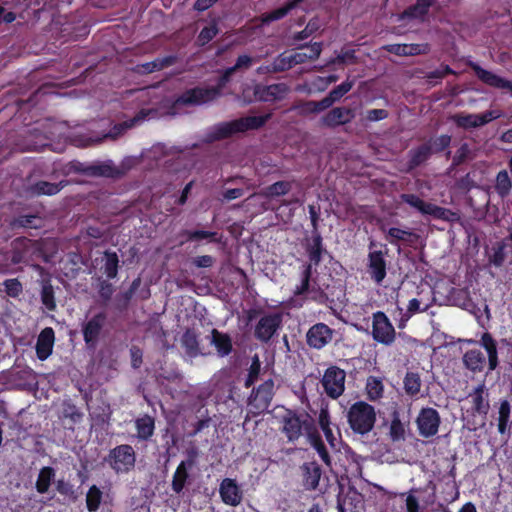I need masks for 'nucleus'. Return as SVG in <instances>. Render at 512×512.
<instances>
[{
    "label": "nucleus",
    "mask_w": 512,
    "mask_h": 512,
    "mask_svg": "<svg viewBox=\"0 0 512 512\" xmlns=\"http://www.w3.org/2000/svg\"><path fill=\"white\" fill-rule=\"evenodd\" d=\"M271 118V114L261 116H245L228 122H221L214 126L210 136L212 140H223L237 133L257 130L263 127Z\"/></svg>",
    "instance_id": "1"
},
{
    "label": "nucleus",
    "mask_w": 512,
    "mask_h": 512,
    "mask_svg": "<svg viewBox=\"0 0 512 512\" xmlns=\"http://www.w3.org/2000/svg\"><path fill=\"white\" fill-rule=\"evenodd\" d=\"M347 420L353 432L365 435L374 428L376 422L375 408L367 402L357 401L350 406Z\"/></svg>",
    "instance_id": "2"
},
{
    "label": "nucleus",
    "mask_w": 512,
    "mask_h": 512,
    "mask_svg": "<svg viewBox=\"0 0 512 512\" xmlns=\"http://www.w3.org/2000/svg\"><path fill=\"white\" fill-rule=\"evenodd\" d=\"M106 463L117 475L128 474L135 468L136 453L129 444H121L109 450L104 458Z\"/></svg>",
    "instance_id": "3"
},
{
    "label": "nucleus",
    "mask_w": 512,
    "mask_h": 512,
    "mask_svg": "<svg viewBox=\"0 0 512 512\" xmlns=\"http://www.w3.org/2000/svg\"><path fill=\"white\" fill-rule=\"evenodd\" d=\"M400 200L422 215H429L435 219L450 221L456 215L452 210L426 202L416 194L402 193L400 194Z\"/></svg>",
    "instance_id": "4"
},
{
    "label": "nucleus",
    "mask_w": 512,
    "mask_h": 512,
    "mask_svg": "<svg viewBox=\"0 0 512 512\" xmlns=\"http://www.w3.org/2000/svg\"><path fill=\"white\" fill-rule=\"evenodd\" d=\"M311 416L307 413L299 414L295 410L288 409L282 417V432L288 442L295 443L304 434V430Z\"/></svg>",
    "instance_id": "5"
},
{
    "label": "nucleus",
    "mask_w": 512,
    "mask_h": 512,
    "mask_svg": "<svg viewBox=\"0 0 512 512\" xmlns=\"http://www.w3.org/2000/svg\"><path fill=\"white\" fill-rule=\"evenodd\" d=\"M274 394V381L269 378L259 386L253 387L247 404L253 413L260 414L270 407Z\"/></svg>",
    "instance_id": "6"
},
{
    "label": "nucleus",
    "mask_w": 512,
    "mask_h": 512,
    "mask_svg": "<svg viewBox=\"0 0 512 512\" xmlns=\"http://www.w3.org/2000/svg\"><path fill=\"white\" fill-rule=\"evenodd\" d=\"M346 372L338 366H329L323 374L321 385L326 395L336 400L345 391Z\"/></svg>",
    "instance_id": "7"
},
{
    "label": "nucleus",
    "mask_w": 512,
    "mask_h": 512,
    "mask_svg": "<svg viewBox=\"0 0 512 512\" xmlns=\"http://www.w3.org/2000/svg\"><path fill=\"white\" fill-rule=\"evenodd\" d=\"M502 116L500 110H488L481 114L456 113L450 116V120L464 130L482 127Z\"/></svg>",
    "instance_id": "8"
},
{
    "label": "nucleus",
    "mask_w": 512,
    "mask_h": 512,
    "mask_svg": "<svg viewBox=\"0 0 512 512\" xmlns=\"http://www.w3.org/2000/svg\"><path fill=\"white\" fill-rule=\"evenodd\" d=\"M107 314L103 311L94 314L82 324L83 340L87 348L95 349L103 334Z\"/></svg>",
    "instance_id": "9"
},
{
    "label": "nucleus",
    "mask_w": 512,
    "mask_h": 512,
    "mask_svg": "<svg viewBox=\"0 0 512 512\" xmlns=\"http://www.w3.org/2000/svg\"><path fill=\"white\" fill-rule=\"evenodd\" d=\"M217 91L211 87H194L185 90L178 96L174 106H199L216 100Z\"/></svg>",
    "instance_id": "10"
},
{
    "label": "nucleus",
    "mask_w": 512,
    "mask_h": 512,
    "mask_svg": "<svg viewBox=\"0 0 512 512\" xmlns=\"http://www.w3.org/2000/svg\"><path fill=\"white\" fill-rule=\"evenodd\" d=\"M372 337L383 345H391L396 338V332L387 315L382 311L373 314Z\"/></svg>",
    "instance_id": "11"
},
{
    "label": "nucleus",
    "mask_w": 512,
    "mask_h": 512,
    "mask_svg": "<svg viewBox=\"0 0 512 512\" xmlns=\"http://www.w3.org/2000/svg\"><path fill=\"white\" fill-rule=\"evenodd\" d=\"M416 424L419 435L424 438L435 436L441 424V417L439 412L432 407H424L420 410Z\"/></svg>",
    "instance_id": "12"
},
{
    "label": "nucleus",
    "mask_w": 512,
    "mask_h": 512,
    "mask_svg": "<svg viewBox=\"0 0 512 512\" xmlns=\"http://www.w3.org/2000/svg\"><path fill=\"white\" fill-rule=\"evenodd\" d=\"M282 325V316L279 313H270L261 317L254 329L257 340L268 343Z\"/></svg>",
    "instance_id": "13"
},
{
    "label": "nucleus",
    "mask_w": 512,
    "mask_h": 512,
    "mask_svg": "<svg viewBox=\"0 0 512 512\" xmlns=\"http://www.w3.org/2000/svg\"><path fill=\"white\" fill-rule=\"evenodd\" d=\"M316 269L311 268L310 265H303L301 271V280L300 284L296 285L293 290V295L289 299L288 303L293 308H301L303 307L305 301L307 300V294L312 289L314 285H311L312 276Z\"/></svg>",
    "instance_id": "14"
},
{
    "label": "nucleus",
    "mask_w": 512,
    "mask_h": 512,
    "mask_svg": "<svg viewBox=\"0 0 512 512\" xmlns=\"http://www.w3.org/2000/svg\"><path fill=\"white\" fill-rule=\"evenodd\" d=\"M334 333L335 330L327 324L316 323L308 329L306 343L310 348L321 350L332 341Z\"/></svg>",
    "instance_id": "15"
},
{
    "label": "nucleus",
    "mask_w": 512,
    "mask_h": 512,
    "mask_svg": "<svg viewBox=\"0 0 512 512\" xmlns=\"http://www.w3.org/2000/svg\"><path fill=\"white\" fill-rule=\"evenodd\" d=\"M303 245L308 257V262L303 265H310L311 268L316 269L320 265L323 255L327 253L321 233H311L310 237L305 238Z\"/></svg>",
    "instance_id": "16"
},
{
    "label": "nucleus",
    "mask_w": 512,
    "mask_h": 512,
    "mask_svg": "<svg viewBox=\"0 0 512 512\" xmlns=\"http://www.w3.org/2000/svg\"><path fill=\"white\" fill-rule=\"evenodd\" d=\"M467 65L474 72L476 77L484 84L497 89H508L512 92V81L502 78L495 73L482 68L476 62L469 61Z\"/></svg>",
    "instance_id": "17"
},
{
    "label": "nucleus",
    "mask_w": 512,
    "mask_h": 512,
    "mask_svg": "<svg viewBox=\"0 0 512 512\" xmlns=\"http://www.w3.org/2000/svg\"><path fill=\"white\" fill-rule=\"evenodd\" d=\"M219 494L224 504L236 507L241 504L243 492L237 481L232 478H224L219 487Z\"/></svg>",
    "instance_id": "18"
},
{
    "label": "nucleus",
    "mask_w": 512,
    "mask_h": 512,
    "mask_svg": "<svg viewBox=\"0 0 512 512\" xmlns=\"http://www.w3.org/2000/svg\"><path fill=\"white\" fill-rule=\"evenodd\" d=\"M355 117L354 111L348 107H335L321 117V125L327 128H336L350 123Z\"/></svg>",
    "instance_id": "19"
},
{
    "label": "nucleus",
    "mask_w": 512,
    "mask_h": 512,
    "mask_svg": "<svg viewBox=\"0 0 512 512\" xmlns=\"http://www.w3.org/2000/svg\"><path fill=\"white\" fill-rule=\"evenodd\" d=\"M368 273L370 278L381 285L387 275V263L382 251H372L368 254Z\"/></svg>",
    "instance_id": "20"
},
{
    "label": "nucleus",
    "mask_w": 512,
    "mask_h": 512,
    "mask_svg": "<svg viewBox=\"0 0 512 512\" xmlns=\"http://www.w3.org/2000/svg\"><path fill=\"white\" fill-rule=\"evenodd\" d=\"M300 469L304 488L308 491L316 490L322 476L321 466L316 461H311L303 463Z\"/></svg>",
    "instance_id": "21"
},
{
    "label": "nucleus",
    "mask_w": 512,
    "mask_h": 512,
    "mask_svg": "<svg viewBox=\"0 0 512 512\" xmlns=\"http://www.w3.org/2000/svg\"><path fill=\"white\" fill-rule=\"evenodd\" d=\"M435 2L436 0H416L413 5L408 6L399 14V20L424 21Z\"/></svg>",
    "instance_id": "22"
},
{
    "label": "nucleus",
    "mask_w": 512,
    "mask_h": 512,
    "mask_svg": "<svg viewBox=\"0 0 512 512\" xmlns=\"http://www.w3.org/2000/svg\"><path fill=\"white\" fill-rule=\"evenodd\" d=\"M194 465L193 459L181 461L177 466L171 483V489L176 494H181L189 481L190 474L189 469Z\"/></svg>",
    "instance_id": "23"
},
{
    "label": "nucleus",
    "mask_w": 512,
    "mask_h": 512,
    "mask_svg": "<svg viewBox=\"0 0 512 512\" xmlns=\"http://www.w3.org/2000/svg\"><path fill=\"white\" fill-rule=\"evenodd\" d=\"M55 333L51 327L44 328L36 342V355L40 360H46L53 351Z\"/></svg>",
    "instance_id": "24"
},
{
    "label": "nucleus",
    "mask_w": 512,
    "mask_h": 512,
    "mask_svg": "<svg viewBox=\"0 0 512 512\" xmlns=\"http://www.w3.org/2000/svg\"><path fill=\"white\" fill-rule=\"evenodd\" d=\"M480 345L487 353L488 371L486 374L494 371L499 365L497 341L491 333L484 332L480 338Z\"/></svg>",
    "instance_id": "25"
},
{
    "label": "nucleus",
    "mask_w": 512,
    "mask_h": 512,
    "mask_svg": "<svg viewBox=\"0 0 512 512\" xmlns=\"http://www.w3.org/2000/svg\"><path fill=\"white\" fill-rule=\"evenodd\" d=\"M464 367L472 373H480L486 365V357L480 349H469L462 357Z\"/></svg>",
    "instance_id": "26"
},
{
    "label": "nucleus",
    "mask_w": 512,
    "mask_h": 512,
    "mask_svg": "<svg viewBox=\"0 0 512 512\" xmlns=\"http://www.w3.org/2000/svg\"><path fill=\"white\" fill-rule=\"evenodd\" d=\"M287 92V86L284 83L271 84L268 86L257 87L255 95L260 101L272 102L280 100Z\"/></svg>",
    "instance_id": "27"
},
{
    "label": "nucleus",
    "mask_w": 512,
    "mask_h": 512,
    "mask_svg": "<svg viewBox=\"0 0 512 512\" xmlns=\"http://www.w3.org/2000/svg\"><path fill=\"white\" fill-rule=\"evenodd\" d=\"M67 184V181L62 180L58 183L48 181H37L28 187V192L31 196H53L59 193Z\"/></svg>",
    "instance_id": "28"
},
{
    "label": "nucleus",
    "mask_w": 512,
    "mask_h": 512,
    "mask_svg": "<svg viewBox=\"0 0 512 512\" xmlns=\"http://www.w3.org/2000/svg\"><path fill=\"white\" fill-rule=\"evenodd\" d=\"M432 156L430 145L424 142L423 144L411 149L408 152V168L409 170L416 169L417 167L426 163Z\"/></svg>",
    "instance_id": "29"
},
{
    "label": "nucleus",
    "mask_w": 512,
    "mask_h": 512,
    "mask_svg": "<svg viewBox=\"0 0 512 512\" xmlns=\"http://www.w3.org/2000/svg\"><path fill=\"white\" fill-rule=\"evenodd\" d=\"M304 1L305 0H289L282 7L263 13L260 16L261 24L268 25L271 22L283 19L290 11L298 7V5Z\"/></svg>",
    "instance_id": "30"
},
{
    "label": "nucleus",
    "mask_w": 512,
    "mask_h": 512,
    "mask_svg": "<svg viewBox=\"0 0 512 512\" xmlns=\"http://www.w3.org/2000/svg\"><path fill=\"white\" fill-rule=\"evenodd\" d=\"M388 242L392 245H397L399 242H403L407 245H414L418 242L420 236L410 230H403L396 227H391L387 231L386 236Z\"/></svg>",
    "instance_id": "31"
},
{
    "label": "nucleus",
    "mask_w": 512,
    "mask_h": 512,
    "mask_svg": "<svg viewBox=\"0 0 512 512\" xmlns=\"http://www.w3.org/2000/svg\"><path fill=\"white\" fill-rule=\"evenodd\" d=\"M211 344L215 346L220 357L228 356L233 350L232 339L229 334L220 332L216 328L211 330Z\"/></svg>",
    "instance_id": "32"
},
{
    "label": "nucleus",
    "mask_w": 512,
    "mask_h": 512,
    "mask_svg": "<svg viewBox=\"0 0 512 512\" xmlns=\"http://www.w3.org/2000/svg\"><path fill=\"white\" fill-rule=\"evenodd\" d=\"M181 345L185 353L191 358H195L201 354L198 334L192 328H187L182 334Z\"/></svg>",
    "instance_id": "33"
},
{
    "label": "nucleus",
    "mask_w": 512,
    "mask_h": 512,
    "mask_svg": "<svg viewBox=\"0 0 512 512\" xmlns=\"http://www.w3.org/2000/svg\"><path fill=\"white\" fill-rule=\"evenodd\" d=\"M494 192L501 198H507L512 190V179L507 170H500L493 183Z\"/></svg>",
    "instance_id": "34"
},
{
    "label": "nucleus",
    "mask_w": 512,
    "mask_h": 512,
    "mask_svg": "<svg viewBox=\"0 0 512 512\" xmlns=\"http://www.w3.org/2000/svg\"><path fill=\"white\" fill-rule=\"evenodd\" d=\"M175 62L176 57L172 55L156 58L153 61L137 65V72L142 74H150L172 66Z\"/></svg>",
    "instance_id": "35"
},
{
    "label": "nucleus",
    "mask_w": 512,
    "mask_h": 512,
    "mask_svg": "<svg viewBox=\"0 0 512 512\" xmlns=\"http://www.w3.org/2000/svg\"><path fill=\"white\" fill-rule=\"evenodd\" d=\"M135 427L137 430V437L140 440L147 441L149 440L155 430V421L154 418L149 415H144L135 420Z\"/></svg>",
    "instance_id": "36"
},
{
    "label": "nucleus",
    "mask_w": 512,
    "mask_h": 512,
    "mask_svg": "<svg viewBox=\"0 0 512 512\" xmlns=\"http://www.w3.org/2000/svg\"><path fill=\"white\" fill-rule=\"evenodd\" d=\"M295 65L296 64L294 63L293 54H287V52H283L279 54L271 64L265 65V70L268 73H279L287 71Z\"/></svg>",
    "instance_id": "37"
},
{
    "label": "nucleus",
    "mask_w": 512,
    "mask_h": 512,
    "mask_svg": "<svg viewBox=\"0 0 512 512\" xmlns=\"http://www.w3.org/2000/svg\"><path fill=\"white\" fill-rule=\"evenodd\" d=\"M292 189V182L281 180L264 188L261 195L267 199H275L277 197L287 195Z\"/></svg>",
    "instance_id": "38"
},
{
    "label": "nucleus",
    "mask_w": 512,
    "mask_h": 512,
    "mask_svg": "<svg viewBox=\"0 0 512 512\" xmlns=\"http://www.w3.org/2000/svg\"><path fill=\"white\" fill-rule=\"evenodd\" d=\"M422 380L417 372L408 371L403 379V388L410 398H417L421 391Z\"/></svg>",
    "instance_id": "39"
},
{
    "label": "nucleus",
    "mask_w": 512,
    "mask_h": 512,
    "mask_svg": "<svg viewBox=\"0 0 512 512\" xmlns=\"http://www.w3.org/2000/svg\"><path fill=\"white\" fill-rule=\"evenodd\" d=\"M328 108L329 107L327 106L324 98L321 99L320 101H314V100L302 101L295 106V109L297 110V112L300 116H308L310 114H318L320 112L327 110Z\"/></svg>",
    "instance_id": "40"
},
{
    "label": "nucleus",
    "mask_w": 512,
    "mask_h": 512,
    "mask_svg": "<svg viewBox=\"0 0 512 512\" xmlns=\"http://www.w3.org/2000/svg\"><path fill=\"white\" fill-rule=\"evenodd\" d=\"M307 52L293 53L294 63L296 65L306 63L307 61H314L319 58L322 52V43L314 42L307 46Z\"/></svg>",
    "instance_id": "41"
},
{
    "label": "nucleus",
    "mask_w": 512,
    "mask_h": 512,
    "mask_svg": "<svg viewBox=\"0 0 512 512\" xmlns=\"http://www.w3.org/2000/svg\"><path fill=\"white\" fill-rule=\"evenodd\" d=\"M141 277L138 276L137 278H135L130 287L128 288V290H126L125 292L123 293H120L118 296H117V304H116V307L119 311H125L127 310L129 304H130V301L131 299L133 298L134 294L137 292V290L140 288L141 286Z\"/></svg>",
    "instance_id": "42"
},
{
    "label": "nucleus",
    "mask_w": 512,
    "mask_h": 512,
    "mask_svg": "<svg viewBox=\"0 0 512 512\" xmlns=\"http://www.w3.org/2000/svg\"><path fill=\"white\" fill-rule=\"evenodd\" d=\"M55 478V470L52 467L46 466L40 469L37 480L36 490L40 494L48 492L51 482Z\"/></svg>",
    "instance_id": "43"
},
{
    "label": "nucleus",
    "mask_w": 512,
    "mask_h": 512,
    "mask_svg": "<svg viewBox=\"0 0 512 512\" xmlns=\"http://www.w3.org/2000/svg\"><path fill=\"white\" fill-rule=\"evenodd\" d=\"M354 81L345 80L338 86L334 87L329 94L324 97L327 106L330 108L335 102L339 101L345 94H347L353 87Z\"/></svg>",
    "instance_id": "44"
},
{
    "label": "nucleus",
    "mask_w": 512,
    "mask_h": 512,
    "mask_svg": "<svg viewBox=\"0 0 512 512\" xmlns=\"http://www.w3.org/2000/svg\"><path fill=\"white\" fill-rule=\"evenodd\" d=\"M367 398L370 401H377L383 397L384 384L379 377L369 376L366 382Z\"/></svg>",
    "instance_id": "45"
},
{
    "label": "nucleus",
    "mask_w": 512,
    "mask_h": 512,
    "mask_svg": "<svg viewBox=\"0 0 512 512\" xmlns=\"http://www.w3.org/2000/svg\"><path fill=\"white\" fill-rule=\"evenodd\" d=\"M485 385L479 384L470 396L472 397L473 410L478 414H487L489 403L484 398Z\"/></svg>",
    "instance_id": "46"
},
{
    "label": "nucleus",
    "mask_w": 512,
    "mask_h": 512,
    "mask_svg": "<svg viewBox=\"0 0 512 512\" xmlns=\"http://www.w3.org/2000/svg\"><path fill=\"white\" fill-rule=\"evenodd\" d=\"M104 273L108 279L117 277L119 269V258L116 252L106 250L104 252Z\"/></svg>",
    "instance_id": "47"
},
{
    "label": "nucleus",
    "mask_w": 512,
    "mask_h": 512,
    "mask_svg": "<svg viewBox=\"0 0 512 512\" xmlns=\"http://www.w3.org/2000/svg\"><path fill=\"white\" fill-rule=\"evenodd\" d=\"M15 240L16 245H18L22 254L26 256V263H29L31 260H33L34 255H39L41 253V249L38 243L34 240L28 238H17Z\"/></svg>",
    "instance_id": "48"
},
{
    "label": "nucleus",
    "mask_w": 512,
    "mask_h": 512,
    "mask_svg": "<svg viewBox=\"0 0 512 512\" xmlns=\"http://www.w3.org/2000/svg\"><path fill=\"white\" fill-rule=\"evenodd\" d=\"M457 73L447 64H441L439 68L427 72L424 76L429 85L435 86L447 76L456 75Z\"/></svg>",
    "instance_id": "49"
},
{
    "label": "nucleus",
    "mask_w": 512,
    "mask_h": 512,
    "mask_svg": "<svg viewBox=\"0 0 512 512\" xmlns=\"http://www.w3.org/2000/svg\"><path fill=\"white\" fill-rule=\"evenodd\" d=\"M40 298L42 304L49 311H54L56 309V300H55V292L53 285L49 280H46L42 284V289L40 293Z\"/></svg>",
    "instance_id": "50"
},
{
    "label": "nucleus",
    "mask_w": 512,
    "mask_h": 512,
    "mask_svg": "<svg viewBox=\"0 0 512 512\" xmlns=\"http://www.w3.org/2000/svg\"><path fill=\"white\" fill-rule=\"evenodd\" d=\"M103 493L96 485H92L86 493V508L89 512H96L102 502Z\"/></svg>",
    "instance_id": "51"
},
{
    "label": "nucleus",
    "mask_w": 512,
    "mask_h": 512,
    "mask_svg": "<svg viewBox=\"0 0 512 512\" xmlns=\"http://www.w3.org/2000/svg\"><path fill=\"white\" fill-rule=\"evenodd\" d=\"M498 413V432L505 434L508 430L511 414V406L508 400L501 401Z\"/></svg>",
    "instance_id": "52"
},
{
    "label": "nucleus",
    "mask_w": 512,
    "mask_h": 512,
    "mask_svg": "<svg viewBox=\"0 0 512 512\" xmlns=\"http://www.w3.org/2000/svg\"><path fill=\"white\" fill-rule=\"evenodd\" d=\"M452 137L448 134H442L437 137L429 138L426 143L430 145L431 153L439 154L449 148Z\"/></svg>",
    "instance_id": "53"
},
{
    "label": "nucleus",
    "mask_w": 512,
    "mask_h": 512,
    "mask_svg": "<svg viewBox=\"0 0 512 512\" xmlns=\"http://www.w3.org/2000/svg\"><path fill=\"white\" fill-rule=\"evenodd\" d=\"M261 371V362L259 357L255 355L252 358L251 365L248 369V374L244 381V387L250 388L254 385V383L258 380Z\"/></svg>",
    "instance_id": "54"
},
{
    "label": "nucleus",
    "mask_w": 512,
    "mask_h": 512,
    "mask_svg": "<svg viewBox=\"0 0 512 512\" xmlns=\"http://www.w3.org/2000/svg\"><path fill=\"white\" fill-rule=\"evenodd\" d=\"M389 435L393 441H400L405 437L404 425L396 412L393 414V418L390 423Z\"/></svg>",
    "instance_id": "55"
},
{
    "label": "nucleus",
    "mask_w": 512,
    "mask_h": 512,
    "mask_svg": "<svg viewBox=\"0 0 512 512\" xmlns=\"http://www.w3.org/2000/svg\"><path fill=\"white\" fill-rule=\"evenodd\" d=\"M40 218L36 215H19L11 222L13 228H38Z\"/></svg>",
    "instance_id": "56"
},
{
    "label": "nucleus",
    "mask_w": 512,
    "mask_h": 512,
    "mask_svg": "<svg viewBox=\"0 0 512 512\" xmlns=\"http://www.w3.org/2000/svg\"><path fill=\"white\" fill-rule=\"evenodd\" d=\"M185 235L187 236L188 241H200L203 239H208L211 242H218V233L215 231H205V230H187L185 231Z\"/></svg>",
    "instance_id": "57"
},
{
    "label": "nucleus",
    "mask_w": 512,
    "mask_h": 512,
    "mask_svg": "<svg viewBox=\"0 0 512 512\" xmlns=\"http://www.w3.org/2000/svg\"><path fill=\"white\" fill-rule=\"evenodd\" d=\"M218 33L219 29L215 23L205 26L197 36V44L199 46L207 45L217 36Z\"/></svg>",
    "instance_id": "58"
},
{
    "label": "nucleus",
    "mask_w": 512,
    "mask_h": 512,
    "mask_svg": "<svg viewBox=\"0 0 512 512\" xmlns=\"http://www.w3.org/2000/svg\"><path fill=\"white\" fill-rule=\"evenodd\" d=\"M506 260V244L497 242L493 247V253L489 258L491 264L495 267H501Z\"/></svg>",
    "instance_id": "59"
},
{
    "label": "nucleus",
    "mask_w": 512,
    "mask_h": 512,
    "mask_svg": "<svg viewBox=\"0 0 512 512\" xmlns=\"http://www.w3.org/2000/svg\"><path fill=\"white\" fill-rule=\"evenodd\" d=\"M3 286L6 295L11 298H18L23 292V285L18 278L6 279Z\"/></svg>",
    "instance_id": "60"
},
{
    "label": "nucleus",
    "mask_w": 512,
    "mask_h": 512,
    "mask_svg": "<svg viewBox=\"0 0 512 512\" xmlns=\"http://www.w3.org/2000/svg\"><path fill=\"white\" fill-rule=\"evenodd\" d=\"M91 176H113L114 168L110 164L90 165L84 170Z\"/></svg>",
    "instance_id": "61"
},
{
    "label": "nucleus",
    "mask_w": 512,
    "mask_h": 512,
    "mask_svg": "<svg viewBox=\"0 0 512 512\" xmlns=\"http://www.w3.org/2000/svg\"><path fill=\"white\" fill-rule=\"evenodd\" d=\"M304 434L306 435L312 447L323 441L318 431V428L312 418L308 420V423L304 430Z\"/></svg>",
    "instance_id": "62"
},
{
    "label": "nucleus",
    "mask_w": 512,
    "mask_h": 512,
    "mask_svg": "<svg viewBox=\"0 0 512 512\" xmlns=\"http://www.w3.org/2000/svg\"><path fill=\"white\" fill-rule=\"evenodd\" d=\"M113 293L114 287L108 280L100 281L98 294L104 305H106L111 300Z\"/></svg>",
    "instance_id": "63"
},
{
    "label": "nucleus",
    "mask_w": 512,
    "mask_h": 512,
    "mask_svg": "<svg viewBox=\"0 0 512 512\" xmlns=\"http://www.w3.org/2000/svg\"><path fill=\"white\" fill-rule=\"evenodd\" d=\"M469 155H470V149H469L468 144H466V143L462 144L457 149L456 153L454 154V156L452 158L451 168H454V167H457V166H460L461 164H463L469 158Z\"/></svg>",
    "instance_id": "64"
}]
</instances>
